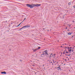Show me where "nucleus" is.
I'll return each instance as SVG.
<instances>
[{"label": "nucleus", "mask_w": 75, "mask_h": 75, "mask_svg": "<svg viewBox=\"0 0 75 75\" xmlns=\"http://www.w3.org/2000/svg\"><path fill=\"white\" fill-rule=\"evenodd\" d=\"M41 6V4H32V5L29 4H26V6L27 7H29L30 8H33L34 7H38L39 6Z\"/></svg>", "instance_id": "1"}, {"label": "nucleus", "mask_w": 75, "mask_h": 75, "mask_svg": "<svg viewBox=\"0 0 75 75\" xmlns=\"http://www.w3.org/2000/svg\"><path fill=\"white\" fill-rule=\"evenodd\" d=\"M45 52L46 54V55L47 57H51V56L52 57V56L54 55H55V54H54L52 55V54H50V56L48 55V52H47V51L45 50L44 51Z\"/></svg>", "instance_id": "2"}, {"label": "nucleus", "mask_w": 75, "mask_h": 75, "mask_svg": "<svg viewBox=\"0 0 75 75\" xmlns=\"http://www.w3.org/2000/svg\"><path fill=\"white\" fill-rule=\"evenodd\" d=\"M23 27V28H28V27H30V26L27 25L25 26H24Z\"/></svg>", "instance_id": "3"}, {"label": "nucleus", "mask_w": 75, "mask_h": 75, "mask_svg": "<svg viewBox=\"0 0 75 75\" xmlns=\"http://www.w3.org/2000/svg\"><path fill=\"white\" fill-rule=\"evenodd\" d=\"M67 49L69 51V52H71L72 50H70V48H69V47H67Z\"/></svg>", "instance_id": "4"}, {"label": "nucleus", "mask_w": 75, "mask_h": 75, "mask_svg": "<svg viewBox=\"0 0 75 75\" xmlns=\"http://www.w3.org/2000/svg\"><path fill=\"white\" fill-rule=\"evenodd\" d=\"M1 74H6V72L5 71L1 72Z\"/></svg>", "instance_id": "5"}, {"label": "nucleus", "mask_w": 75, "mask_h": 75, "mask_svg": "<svg viewBox=\"0 0 75 75\" xmlns=\"http://www.w3.org/2000/svg\"><path fill=\"white\" fill-rule=\"evenodd\" d=\"M37 50H38L37 49H36L34 50H33V52H36V51H37Z\"/></svg>", "instance_id": "6"}, {"label": "nucleus", "mask_w": 75, "mask_h": 75, "mask_svg": "<svg viewBox=\"0 0 75 75\" xmlns=\"http://www.w3.org/2000/svg\"><path fill=\"white\" fill-rule=\"evenodd\" d=\"M57 68L58 69V71H59V70H60V69H61V68H59V67H57Z\"/></svg>", "instance_id": "7"}, {"label": "nucleus", "mask_w": 75, "mask_h": 75, "mask_svg": "<svg viewBox=\"0 0 75 75\" xmlns=\"http://www.w3.org/2000/svg\"><path fill=\"white\" fill-rule=\"evenodd\" d=\"M40 48H41V47H38V48H37V49H38V50H40Z\"/></svg>", "instance_id": "8"}, {"label": "nucleus", "mask_w": 75, "mask_h": 75, "mask_svg": "<svg viewBox=\"0 0 75 75\" xmlns=\"http://www.w3.org/2000/svg\"><path fill=\"white\" fill-rule=\"evenodd\" d=\"M25 19H26V18H25L24 19V20H23V22H21V23H23V21H24V20H25Z\"/></svg>", "instance_id": "9"}, {"label": "nucleus", "mask_w": 75, "mask_h": 75, "mask_svg": "<svg viewBox=\"0 0 75 75\" xmlns=\"http://www.w3.org/2000/svg\"><path fill=\"white\" fill-rule=\"evenodd\" d=\"M68 34L69 35H71V33H68Z\"/></svg>", "instance_id": "10"}, {"label": "nucleus", "mask_w": 75, "mask_h": 75, "mask_svg": "<svg viewBox=\"0 0 75 75\" xmlns=\"http://www.w3.org/2000/svg\"><path fill=\"white\" fill-rule=\"evenodd\" d=\"M65 55H68V56H70V55H71V54L68 55V54H65Z\"/></svg>", "instance_id": "11"}, {"label": "nucleus", "mask_w": 75, "mask_h": 75, "mask_svg": "<svg viewBox=\"0 0 75 75\" xmlns=\"http://www.w3.org/2000/svg\"><path fill=\"white\" fill-rule=\"evenodd\" d=\"M68 4H69V5H71V3L69 2V3H68Z\"/></svg>", "instance_id": "12"}, {"label": "nucleus", "mask_w": 75, "mask_h": 75, "mask_svg": "<svg viewBox=\"0 0 75 75\" xmlns=\"http://www.w3.org/2000/svg\"><path fill=\"white\" fill-rule=\"evenodd\" d=\"M68 26H69V27H71V25H69V24H68Z\"/></svg>", "instance_id": "13"}, {"label": "nucleus", "mask_w": 75, "mask_h": 75, "mask_svg": "<svg viewBox=\"0 0 75 75\" xmlns=\"http://www.w3.org/2000/svg\"><path fill=\"white\" fill-rule=\"evenodd\" d=\"M21 23H20L17 26V27H18V26H19V25L21 24Z\"/></svg>", "instance_id": "14"}, {"label": "nucleus", "mask_w": 75, "mask_h": 75, "mask_svg": "<svg viewBox=\"0 0 75 75\" xmlns=\"http://www.w3.org/2000/svg\"><path fill=\"white\" fill-rule=\"evenodd\" d=\"M66 54H68L69 52H66Z\"/></svg>", "instance_id": "15"}, {"label": "nucleus", "mask_w": 75, "mask_h": 75, "mask_svg": "<svg viewBox=\"0 0 75 75\" xmlns=\"http://www.w3.org/2000/svg\"><path fill=\"white\" fill-rule=\"evenodd\" d=\"M23 28H24L23 27L22 28H21L20 29V30H21V29H23Z\"/></svg>", "instance_id": "16"}, {"label": "nucleus", "mask_w": 75, "mask_h": 75, "mask_svg": "<svg viewBox=\"0 0 75 75\" xmlns=\"http://www.w3.org/2000/svg\"><path fill=\"white\" fill-rule=\"evenodd\" d=\"M63 54H66V53H65V52H63Z\"/></svg>", "instance_id": "17"}, {"label": "nucleus", "mask_w": 75, "mask_h": 75, "mask_svg": "<svg viewBox=\"0 0 75 75\" xmlns=\"http://www.w3.org/2000/svg\"><path fill=\"white\" fill-rule=\"evenodd\" d=\"M71 51H72V52H73V51H74V50H71Z\"/></svg>", "instance_id": "18"}, {"label": "nucleus", "mask_w": 75, "mask_h": 75, "mask_svg": "<svg viewBox=\"0 0 75 75\" xmlns=\"http://www.w3.org/2000/svg\"><path fill=\"white\" fill-rule=\"evenodd\" d=\"M11 49H9V51H11Z\"/></svg>", "instance_id": "19"}, {"label": "nucleus", "mask_w": 75, "mask_h": 75, "mask_svg": "<svg viewBox=\"0 0 75 75\" xmlns=\"http://www.w3.org/2000/svg\"><path fill=\"white\" fill-rule=\"evenodd\" d=\"M74 8H75V6H74Z\"/></svg>", "instance_id": "20"}, {"label": "nucleus", "mask_w": 75, "mask_h": 75, "mask_svg": "<svg viewBox=\"0 0 75 75\" xmlns=\"http://www.w3.org/2000/svg\"><path fill=\"white\" fill-rule=\"evenodd\" d=\"M72 22H73V23H74V21H73Z\"/></svg>", "instance_id": "21"}, {"label": "nucleus", "mask_w": 75, "mask_h": 75, "mask_svg": "<svg viewBox=\"0 0 75 75\" xmlns=\"http://www.w3.org/2000/svg\"><path fill=\"white\" fill-rule=\"evenodd\" d=\"M47 31H49V30H47Z\"/></svg>", "instance_id": "22"}, {"label": "nucleus", "mask_w": 75, "mask_h": 75, "mask_svg": "<svg viewBox=\"0 0 75 75\" xmlns=\"http://www.w3.org/2000/svg\"><path fill=\"white\" fill-rule=\"evenodd\" d=\"M43 30H45V28H44L43 29Z\"/></svg>", "instance_id": "23"}, {"label": "nucleus", "mask_w": 75, "mask_h": 75, "mask_svg": "<svg viewBox=\"0 0 75 75\" xmlns=\"http://www.w3.org/2000/svg\"><path fill=\"white\" fill-rule=\"evenodd\" d=\"M71 48H72V47H70V49H71Z\"/></svg>", "instance_id": "24"}, {"label": "nucleus", "mask_w": 75, "mask_h": 75, "mask_svg": "<svg viewBox=\"0 0 75 75\" xmlns=\"http://www.w3.org/2000/svg\"><path fill=\"white\" fill-rule=\"evenodd\" d=\"M64 52H65V51H64Z\"/></svg>", "instance_id": "25"}, {"label": "nucleus", "mask_w": 75, "mask_h": 75, "mask_svg": "<svg viewBox=\"0 0 75 75\" xmlns=\"http://www.w3.org/2000/svg\"><path fill=\"white\" fill-rule=\"evenodd\" d=\"M67 48V47H66V48Z\"/></svg>", "instance_id": "26"}, {"label": "nucleus", "mask_w": 75, "mask_h": 75, "mask_svg": "<svg viewBox=\"0 0 75 75\" xmlns=\"http://www.w3.org/2000/svg\"><path fill=\"white\" fill-rule=\"evenodd\" d=\"M61 47H62V46H61Z\"/></svg>", "instance_id": "27"}, {"label": "nucleus", "mask_w": 75, "mask_h": 75, "mask_svg": "<svg viewBox=\"0 0 75 75\" xmlns=\"http://www.w3.org/2000/svg\"><path fill=\"white\" fill-rule=\"evenodd\" d=\"M33 50H34V49H32Z\"/></svg>", "instance_id": "28"}, {"label": "nucleus", "mask_w": 75, "mask_h": 75, "mask_svg": "<svg viewBox=\"0 0 75 75\" xmlns=\"http://www.w3.org/2000/svg\"><path fill=\"white\" fill-rule=\"evenodd\" d=\"M72 48L73 49H74V47H73Z\"/></svg>", "instance_id": "29"}, {"label": "nucleus", "mask_w": 75, "mask_h": 75, "mask_svg": "<svg viewBox=\"0 0 75 75\" xmlns=\"http://www.w3.org/2000/svg\"><path fill=\"white\" fill-rule=\"evenodd\" d=\"M66 60H67V59H65V61H66Z\"/></svg>", "instance_id": "30"}, {"label": "nucleus", "mask_w": 75, "mask_h": 75, "mask_svg": "<svg viewBox=\"0 0 75 75\" xmlns=\"http://www.w3.org/2000/svg\"><path fill=\"white\" fill-rule=\"evenodd\" d=\"M53 62H54V60H53Z\"/></svg>", "instance_id": "31"}, {"label": "nucleus", "mask_w": 75, "mask_h": 75, "mask_svg": "<svg viewBox=\"0 0 75 75\" xmlns=\"http://www.w3.org/2000/svg\"><path fill=\"white\" fill-rule=\"evenodd\" d=\"M66 29H67V28H66Z\"/></svg>", "instance_id": "32"}, {"label": "nucleus", "mask_w": 75, "mask_h": 75, "mask_svg": "<svg viewBox=\"0 0 75 75\" xmlns=\"http://www.w3.org/2000/svg\"><path fill=\"white\" fill-rule=\"evenodd\" d=\"M68 58V57H67V58Z\"/></svg>", "instance_id": "33"}, {"label": "nucleus", "mask_w": 75, "mask_h": 75, "mask_svg": "<svg viewBox=\"0 0 75 75\" xmlns=\"http://www.w3.org/2000/svg\"><path fill=\"white\" fill-rule=\"evenodd\" d=\"M65 45H67V44H65Z\"/></svg>", "instance_id": "34"}, {"label": "nucleus", "mask_w": 75, "mask_h": 75, "mask_svg": "<svg viewBox=\"0 0 75 75\" xmlns=\"http://www.w3.org/2000/svg\"><path fill=\"white\" fill-rule=\"evenodd\" d=\"M51 63H52V62H51Z\"/></svg>", "instance_id": "35"}, {"label": "nucleus", "mask_w": 75, "mask_h": 75, "mask_svg": "<svg viewBox=\"0 0 75 75\" xmlns=\"http://www.w3.org/2000/svg\"><path fill=\"white\" fill-rule=\"evenodd\" d=\"M61 54H62V53H61Z\"/></svg>", "instance_id": "36"}, {"label": "nucleus", "mask_w": 75, "mask_h": 75, "mask_svg": "<svg viewBox=\"0 0 75 75\" xmlns=\"http://www.w3.org/2000/svg\"><path fill=\"white\" fill-rule=\"evenodd\" d=\"M72 24H71V25H72Z\"/></svg>", "instance_id": "37"}, {"label": "nucleus", "mask_w": 75, "mask_h": 75, "mask_svg": "<svg viewBox=\"0 0 75 75\" xmlns=\"http://www.w3.org/2000/svg\"><path fill=\"white\" fill-rule=\"evenodd\" d=\"M75 46H74V47H75Z\"/></svg>", "instance_id": "38"}, {"label": "nucleus", "mask_w": 75, "mask_h": 75, "mask_svg": "<svg viewBox=\"0 0 75 75\" xmlns=\"http://www.w3.org/2000/svg\"><path fill=\"white\" fill-rule=\"evenodd\" d=\"M52 64V65H53V63Z\"/></svg>", "instance_id": "39"}]
</instances>
